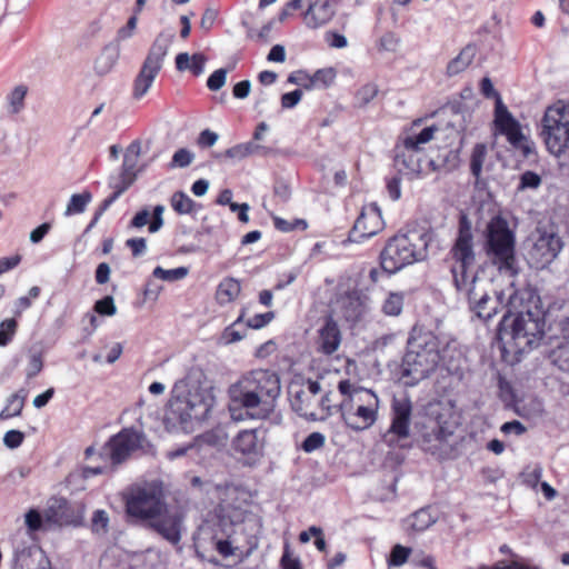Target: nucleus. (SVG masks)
Listing matches in <instances>:
<instances>
[{
  "instance_id": "obj_1",
  "label": "nucleus",
  "mask_w": 569,
  "mask_h": 569,
  "mask_svg": "<svg viewBox=\"0 0 569 569\" xmlns=\"http://www.w3.org/2000/svg\"><path fill=\"white\" fill-rule=\"evenodd\" d=\"M280 393V378L276 372L256 369L242 375L228 389L231 419L244 421L269 418Z\"/></svg>"
},
{
  "instance_id": "obj_2",
  "label": "nucleus",
  "mask_w": 569,
  "mask_h": 569,
  "mask_svg": "<svg viewBox=\"0 0 569 569\" xmlns=\"http://www.w3.org/2000/svg\"><path fill=\"white\" fill-rule=\"evenodd\" d=\"M509 316L502 318L501 335L509 336L515 348L525 352L545 335V317L540 298L529 287L509 288Z\"/></svg>"
},
{
  "instance_id": "obj_3",
  "label": "nucleus",
  "mask_w": 569,
  "mask_h": 569,
  "mask_svg": "<svg viewBox=\"0 0 569 569\" xmlns=\"http://www.w3.org/2000/svg\"><path fill=\"white\" fill-rule=\"evenodd\" d=\"M458 355L456 342L431 331L413 329L401 365V378L413 386L432 373L439 363L450 367Z\"/></svg>"
},
{
  "instance_id": "obj_4",
  "label": "nucleus",
  "mask_w": 569,
  "mask_h": 569,
  "mask_svg": "<svg viewBox=\"0 0 569 569\" xmlns=\"http://www.w3.org/2000/svg\"><path fill=\"white\" fill-rule=\"evenodd\" d=\"M173 392L168 420L186 430L204 421L213 408L214 395L207 383L187 379L176 383Z\"/></svg>"
},
{
  "instance_id": "obj_5",
  "label": "nucleus",
  "mask_w": 569,
  "mask_h": 569,
  "mask_svg": "<svg viewBox=\"0 0 569 569\" xmlns=\"http://www.w3.org/2000/svg\"><path fill=\"white\" fill-rule=\"evenodd\" d=\"M169 490L161 480L144 485V522L169 542L181 539V515L167 503Z\"/></svg>"
},
{
  "instance_id": "obj_6",
  "label": "nucleus",
  "mask_w": 569,
  "mask_h": 569,
  "mask_svg": "<svg viewBox=\"0 0 569 569\" xmlns=\"http://www.w3.org/2000/svg\"><path fill=\"white\" fill-rule=\"evenodd\" d=\"M433 233L429 230H412L391 238L380 254L382 269L392 274L407 266L427 259L429 248L433 241Z\"/></svg>"
},
{
  "instance_id": "obj_7",
  "label": "nucleus",
  "mask_w": 569,
  "mask_h": 569,
  "mask_svg": "<svg viewBox=\"0 0 569 569\" xmlns=\"http://www.w3.org/2000/svg\"><path fill=\"white\" fill-rule=\"evenodd\" d=\"M343 399L340 402L341 417L345 423L355 431L369 429L378 419L380 401L369 389L356 387L348 380L338 385Z\"/></svg>"
},
{
  "instance_id": "obj_8",
  "label": "nucleus",
  "mask_w": 569,
  "mask_h": 569,
  "mask_svg": "<svg viewBox=\"0 0 569 569\" xmlns=\"http://www.w3.org/2000/svg\"><path fill=\"white\" fill-rule=\"evenodd\" d=\"M501 282L506 286L498 290L486 278H470V282L457 289L467 296L470 308L478 318L487 321L503 308L507 309L505 316H509V288L519 287L516 279L501 278Z\"/></svg>"
},
{
  "instance_id": "obj_9",
  "label": "nucleus",
  "mask_w": 569,
  "mask_h": 569,
  "mask_svg": "<svg viewBox=\"0 0 569 569\" xmlns=\"http://www.w3.org/2000/svg\"><path fill=\"white\" fill-rule=\"evenodd\" d=\"M486 239L487 254L500 278L515 279L518 273L516 237L508 221L501 216L493 217L487 224Z\"/></svg>"
},
{
  "instance_id": "obj_10",
  "label": "nucleus",
  "mask_w": 569,
  "mask_h": 569,
  "mask_svg": "<svg viewBox=\"0 0 569 569\" xmlns=\"http://www.w3.org/2000/svg\"><path fill=\"white\" fill-rule=\"evenodd\" d=\"M421 121H415L400 137L395 164L398 172L409 179L417 178L423 171L425 146L438 131L436 126L420 128Z\"/></svg>"
},
{
  "instance_id": "obj_11",
  "label": "nucleus",
  "mask_w": 569,
  "mask_h": 569,
  "mask_svg": "<svg viewBox=\"0 0 569 569\" xmlns=\"http://www.w3.org/2000/svg\"><path fill=\"white\" fill-rule=\"evenodd\" d=\"M140 442V436L131 429H123L112 436L98 453L100 463L81 468V477L89 479L93 476L110 473L126 461Z\"/></svg>"
},
{
  "instance_id": "obj_12",
  "label": "nucleus",
  "mask_w": 569,
  "mask_h": 569,
  "mask_svg": "<svg viewBox=\"0 0 569 569\" xmlns=\"http://www.w3.org/2000/svg\"><path fill=\"white\" fill-rule=\"evenodd\" d=\"M541 137L555 157L569 156V103L558 100L547 107L541 119Z\"/></svg>"
},
{
  "instance_id": "obj_13",
  "label": "nucleus",
  "mask_w": 569,
  "mask_h": 569,
  "mask_svg": "<svg viewBox=\"0 0 569 569\" xmlns=\"http://www.w3.org/2000/svg\"><path fill=\"white\" fill-rule=\"evenodd\" d=\"M450 252L455 260L452 274L457 288L466 286V283L470 282V278H478L473 273L476 263L473 236L471 224L466 217H462L460 220L458 236Z\"/></svg>"
},
{
  "instance_id": "obj_14",
  "label": "nucleus",
  "mask_w": 569,
  "mask_h": 569,
  "mask_svg": "<svg viewBox=\"0 0 569 569\" xmlns=\"http://www.w3.org/2000/svg\"><path fill=\"white\" fill-rule=\"evenodd\" d=\"M530 241L528 259L537 269L549 266L563 248L561 237L551 226H538L532 232Z\"/></svg>"
},
{
  "instance_id": "obj_15",
  "label": "nucleus",
  "mask_w": 569,
  "mask_h": 569,
  "mask_svg": "<svg viewBox=\"0 0 569 569\" xmlns=\"http://www.w3.org/2000/svg\"><path fill=\"white\" fill-rule=\"evenodd\" d=\"M412 402L407 395L393 397L391 405V425L382 440L390 448H402L410 437Z\"/></svg>"
},
{
  "instance_id": "obj_16",
  "label": "nucleus",
  "mask_w": 569,
  "mask_h": 569,
  "mask_svg": "<svg viewBox=\"0 0 569 569\" xmlns=\"http://www.w3.org/2000/svg\"><path fill=\"white\" fill-rule=\"evenodd\" d=\"M86 505L83 502H70L64 497H51L46 507L47 527H82L84 526Z\"/></svg>"
},
{
  "instance_id": "obj_17",
  "label": "nucleus",
  "mask_w": 569,
  "mask_h": 569,
  "mask_svg": "<svg viewBox=\"0 0 569 569\" xmlns=\"http://www.w3.org/2000/svg\"><path fill=\"white\" fill-rule=\"evenodd\" d=\"M320 383L308 380L305 385L293 386L290 389V402L292 409L301 417L310 420L322 419L318 408L327 406L328 397L319 398Z\"/></svg>"
},
{
  "instance_id": "obj_18",
  "label": "nucleus",
  "mask_w": 569,
  "mask_h": 569,
  "mask_svg": "<svg viewBox=\"0 0 569 569\" xmlns=\"http://www.w3.org/2000/svg\"><path fill=\"white\" fill-rule=\"evenodd\" d=\"M495 124L498 131L506 136L509 143L528 157L533 152V142L522 132L518 120L508 111L499 100L495 110Z\"/></svg>"
},
{
  "instance_id": "obj_19",
  "label": "nucleus",
  "mask_w": 569,
  "mask_h": 569,
  "mask_svg": "<svg viewBox=\"0 0 569 569\" xmlns=\"http://www.w3.org/2000/svg\"><path fill=\"white\" fill-rule=\"evenodd\" d=\"M449 409L441 405L430 407L429 418L422 432L423 443L427 450H438L443 441L452 435L451 425L445 419Z\"/></svg>"
},
{
  "instance_id": "obj_20",
  "label": "nucleus",
  "mask_w": 569,
  "mask_h": 569,
  "mask_svg": "<svg viewBox=\"0 0 569 569\" xmlns=\"http://www.w3.org/2000/svg\"><path fill=\"white\" fill-rule=\"evenodd\" d=\"M217 490L221 492L219 505L214 509L216 517L222 531L229 537V529L237 523H241L244 520L246 511L240 503H237L238 491L232 486L217 487Z\"/></svg>"
},
{
  "instance_id": "obj_21",
  "label": "nucleus",
  "mask_w": 569,
  "mask_h": 569,
  "mask_svg": "<svg viewBox=\"0 0 569 569\" xmlns=\"http://www.w3.org/2000/svg\"><path fill=\"white\" fill-rule=\"evenodd\" d=\"M385 228L380 209L375 203H370L362 208L360 216L357 218L351 230V239L361 241L378 234Z\"/></svg>"
},
{
  "instance_id": "obj_22",
  "label": "nucleus",
  "mask_w": 569,
  "mask_h": 569,
  "mask_svg": "<svg viewBox=\"0 0 569 569\" xmlns=\"http://www.w3.org/2000/svg\"><path fill=\"white\" fill-rule=\"evenodd\" d=\"M342 341V333L337 321L328 316L317 330L315 340L316 350L319 353L331 356L338 351Z\"/></svg>"
},
{
  "instance_id": "obj_23",
  "label": "nucleus",
  "mask_w": 569,
  "mask_h": 569,
  "mask_svg": "<svg viewBox=\"0 0 569 569\" xmlns=\"http://www.w3.org/2000/svg\"><path fill=\"white\" fill-rule=\"evenodd\" d=\"M338 312L347 320L356 322L368 310V298L358 290L340 295L336 301Z\"/></svg>"
},
{
  "instance_id": "obj_24",
  "label": "nucleus",
  "mask_w": 569,
  "mask_h": 569,
  "mask_svg": "<svg viewBox=\"0 0 569 569\" xmlns=\"http://www.w3.org/2000/svg\"><path fill=\"white\" fill-rule=\"evenodd\" d=\"M126 519L131 523L142 521V485L134 483L121 492Z\"/></svg>"
},
{
  "instance_id": "obj_25",
  "label": "nucleus",
  "mask_w": 569,
  "mask_h": 569,
  "mask_svg": "<svg viewBox=\"0 0 569 569\" xmlns=\"http://www.w3.org/2000/svg\"><path fill=\"white\" fill-rule=\"evenodd\" d=\"M335 14V3L331 0H317L310 4L305 13V23L311 28H317L329 22Z\"/></svg>"
},
{
  "instance_id": "obj_26",
  "label": "nucleus",
  "mask_w": 569,
  "mask_h": 569,
  "mask_svg": "<svg viewBox=\"0 0 569 569\" xmlns=\"http://www.w3.org/2000/svg\"><path fill=\"white\" fill-rule=\"evenodd\" d=\"M234 450L243 456L256 457L262 450V442L256 430H244L238 433L233 441Z\"/></svg>"
},
{
  "instance_id": "obj_27",
  "label": "nucleus",
  "mask_w": 569,
  "mask_h": 569,
  "mask_svg": "<svg viewBox=\"0 0 569 569\" xmlns=\"http://www.w3.org/2000/svg\"><path fill=\"white\" fill-rule=\"evenodd\" d=\"M207 60L202 52H180L176 57V68L180 72L189 71L193 76H200L204 71Z\"/></svg>"
},
{
  "instance_id": "obj_28",
  "label": "nucleus",
  "mask_w": 569,
  "mask_h": 569,
  "mask_svg": "<svg viewBox=\"0 0 569 569\" xmlns=\"http://www.w3.org/2000/svg\"><path fill=\"white\" fill-rule=\"evenodd\" d=\"M194 442L199 445V448H197V457L211 456L213 449L226 445L227 435L222 432H207L197 437Z\"/></svg>"
},
{
  "instance_id": "obj_29",
  "label": "nucleus",
  "mask_w": 569,
  "mask_h": 569,
  "mask_svg": "<svg viewBox=\"0 0 569 569\" xmlns=\"http://www.w3.org/2000/svg\"><path fill=\"white\" fill-rule=\"evenodd\" d=\"M241 292V284L234 278H224L218 286L216 299L219 305H228L234 301Z\"/></svg>"
},
{
  "instance_id": "obj_30",
  "label": "nucleus",
  "mask_w": 569,
  "mask_h": 569,
  "mask_svg": "<svg viewBox=\"0 0 569 569\" xmlns=\"http://www.w3.org/2000/svg\"><path fill=\"white\" fill-rule=\"evenodd\" d=\"M476 56V48L471 44L465 47L461 52L447 66V74L453 77L462 72L472 62Z\"/></svg>"
},
{
  "instance_id": "obj_31",
  "label": "nucleus",
  "mask_w": 569,
  "mask_h": 569,
  "mask_svg": "<svg viewBox=\"0 0 569 569\" xmlns=\"http://www.w3.org/2000/svg\"><path fill=\"white\" fill-rule=\"evenodd\" d=\"M26 402L23 390L12 393L6 401V406L0 411V420H8L21 415Z\"/></svg>"
},
{
  "instance_id": "obj_32",
  "label": "nucleus",
  "mask_w": 569,
  "mask_h": 569,
  "mask_svg": "<svg viewBox=\"0 0 569 569\" xmlns=\"http://www.w3.org/2000/svg\"><path fill=\"white\" fill-rule=\"evenodd\" d=\"M262 150V146L253 141H248L229 148L226 150L224 156L233 161H241L250 156L260 153Z\"/></svg>"
},
{
  "instance_id": "obj_33",
  "label": "nucleus",
  "mask_w": 569,
  "mask_h": 569,
  "mask_svg": "<svg viewBox=\"0 0 569 569\" xmlns=\"http://www.w3.org/2000/svg\"><path fill=\"white\" fill-rule=\"evenodd\" d=\"M337 79V70L333 67L318 69L312 73V90H325L330 88Z\"/></svg>"
},
{
  "instance_id": "obj_34",
  "label": "nucleus",
  "mask_w": 569,
  "mask_h": 569,
  "mask_svg": "<svg viewBox=\"0 0 569 569\" xmlns=\"http://www.w3.org/2000/svg\"><path fill=\"white\" fill-rule=\"evenodd\" d=\"M436 522V518L428 509H420L407 519L408 528L415 532H421Z\"/></svg>"
},
{
  "instance_id": "obj_35",
  "label": "nucleus",
  "mask_w": 569,
  "mask_h": 569,
  "mask_svg": "<svg viewBox=\"0 0 569 569\" xmlns=\"http://www.w3.org/2000/svg\"><path fill=\"white\" fill-rule=\"evenodd\" d=\"M217 202L221 206H229L232 212L240 210L239 220L241 222L247 223L249 221V204L248 203H237L232 201V191L230 189H224L220 192Z\"/></svg>"
},
{
  "instance_id": "obj_36",
  "label": "nucleus",
  "mask_w": 569,
  "mask_h": 569,
  "mask_svg": "<svg viewBox=\"0 0 569 569\" xmlns=\"http://www.w3.org/2000/svg\"><path fill=\"white\" fill-rule=\"evenodd\" d=\"M405 295L402 292H389L382 302L381 310L386 316L396 317L402 311Z\"/></svg>"
},
{
  "instance_id": "obj_37",
  "label": "nucleus",
  "mask_w": 569,
  "mask_h": 569,
  "mask_svg": "<svg viewBox=\"0 0 569 569\" xmlns=\"http://www.w3.org/2000/svg\"><path fill=\"white\" fill-rule=\"evenodd\" d=\"M91 193L89 191H83L82 193H74L71 196L67 208H66V216H72L82 213L88 203L91 201Z\"/></svg>"
},
{
  "instance_id": "obj_38",
  "label": "nucleus",
  "mask_w": 569,
  "mask_h": 569,
  "mask_svg": "<svg viewBox=\"0 0 569 569\" xmlns=\"http://www.w3.org/2000/svg\"><path fill=\"white\" fill-rule=\"evenodd\" d=\"M164 53V50L161 48H159L158 52L153 50L150 51L148 56L149 74L144 76V92L150 87L151 82L153 81V78L161 69V62Z\"/></svg>"
},
{
  "instance_id": "obj_39",
  "label": "nucleus",
  "mask_w": 569,
  "mask_h": 569,
  "mask_svg": "<svg viewBox=\"0 0 569 569\" xmlns=\"http://www.w3.org/2000/svg\"><path fill=\"white\" fill-rule=\"evenodd\" d=\"M109 522L110 518L106 510H94L90 522L91 532L98 536H106L109 531Z\"/></svg>"
},
{
  "instance_id": "obj_40",
  "label": "nucleus",
  "mask_w": 569,
  "mask_h": 569,
  "mask_svg": "<svg viewBox=\"0 0 569 569\" xmlns=\"http://www.w3.org/2000/svg\"><path fill=\"white\" fill-rule=\"evenodd\" d=\"M28 93V88L24 84L17 86L7 97L9 103V111L12 114L19 113L24 108V98Z\"/></svg>"
},
{
  "instance_id": "obj_41",
  "label": "nucleus",
  "mask_w": 569,
  "mask_h": 569,
  "mask_svg": "<svg viewBox=\"0 0 569 569\" xmlns=\"http://www.w3.org/2000/svg\"><path fill=\"white\" fill-rule=\"evenodd\" d=\"M188 273L189 268L187 267H178L169 270L162 269L161 267H157L153 270L152 276L163 281L174 282L184 279L188 276Z\"/></svg>"
},
{
  "instance_id": "obj_42",
  "label": "nucleus",
  "mask_w": 569,
  "mask_h": 569,
  "mask_svg": "<svg viewBox=\"0 0 569 569\" xmlns=\"http://www.w3.org/2000/svg\"><path fill=\"white\" fill-rule=\"evenodd\" d=\"M26 526L32 532L52 529L46 525V509L43 510V515H41L37 509H30L26 513Z\"/></svg>"
},
{
  "instance_id": "obj_43",
  "label": "nucleus",
  "mask_w": 569,
  "mask_h": 569,
  "mask_svg": "<svg viewBox=\"0 0 569 569\" xmlns=\"http://www.w3.org/2000/svg\"><path fill=\"white\" fill-rule=\"evenodd\" d=\"M193 200L182 191L174 192L171 197V207L179 214H188L193 210Z\"/></svg>"
},
{
  "instance_id": "obj_44",
  "label": "nucleus",
  "mask_w": 569,
  "mask_h": 569,
  "mask_svg": "<svg viewBox=\"0 0 569 569\" xmlns=\"http://www.w3.org/2000/svg\"><path fill=\"white\" fill-rule=\"evenodd\" d=\"M18 321L16 318L4 319L0 322V347L8 346L17 333Z\"/></svg>"
},
{
  "instance_id": "obj_45",
  "label": "nucleus",
  "mask_w": 569,
  "mask_h": 569,
  "mask_svg": "<svg viewBox=\"0 0 569 569\" xmlns=\"http://www.w3.org/2000/svg\"><path fill=\"white\" fill-rule=\"evenodd\" d=\"M459 156L457 151L448 150L441 161L430 160L428 166L432 167V170H447L450 171L458 167Z\"/></svg>"
},
{
  "instance_id": "obj_46",
  "label": "nucleus",
  "mask_w": 569,
  "mask_h": 569,
  "mask_svg": "<svg viewBox=\"0 0 569 569\" xmlns=\"http://www.w3.org/2000/svg\"><path fill=\"white\" fill-rule=\"evenodd\" d=\"M163 212L164 207L161 204L156 206L151 214L144 210V224L148 226L149 232L154 233L163 226Z\"/></svg>"
},
{
  "instance_id": "obj_47",
  "label": "nucleus",
  "mask_w": 569,
  "mask_h": 569,
  "mask_svg": "<svg viewBox=\"0 0 569 569\" xmlns=\"http://www.w3.org/2000/svg\"><path fill=\"white\" fill-rule=\"evenodd\" d=\"M487 156V148L482 143L473 147L470 160V169L475 177H479L482 170V164Z\"/></svg>"
},
{
  "instance_id": "obj_48",
  "label": "nucleus",
  "mask_w": 569,
  "mask_h": 569,
  "mask_svg": "<svg viewBox=\"0 0 569 569\" xmlns=\"http://www.w3.org/2000/svg\"><path fill=\"white\" fill-rule=\"evenodd\" d=\"M140 153V143L139 141H133L126 150L124 159H123V170L126 173L136 176L133 171L136 159Z\"/></svg>"
},
{
  "instance_id": "obj_49",
  "label": "nucleus",
  "mask_w": 569,
  "mask_h": 569,
  "mask_svg": "<svg viewBox=\"0 0 569 569\" xmlns=\"http://www.w3.org/2000/svg\"><path fill=\"white\" fill-rule=\"evenodd\" d=\"M194 160V153L186 148L177 150L169 164L170 168H186Z\"/></svg>"
},
{
  "instance_id": "obj_50",
  "label": "nucleus",
  "mask_w": 569,
  "mask_h": 569,
  "mask_svg": "<svg viewBox=\"0 0 569 569\" xmlns=\"http://www.w3.org/2000/svg\"><path fill=\"white\" fill-rule=\"evenodd\" d=\"M326 437L321 432L310 433L302 442L301 448L305 452H313L325 446Z\"/></svg>"
},
{
  "instance_id": "obj_51",
  "label": "nucleus",
  "mask_w": 569,
  "mask_h": 569,
  "mask_svg": "<svg viewBox=\"0 0 569 569\" xmlns=\"http://www.w3.org/2000/svg\"><path fill=\"white\" fill-rule=\"evenodd\" d=\"M553 362L563 371H569V341L552 352Z\"/></svg>"
},
{
  "instance_id": "obj_52",
  "label": "nucleus",
  "mask_w": 569,
  "mask_h": 569,
  "mask_svg": "<svg viewBox=\"0 0 569 569\" xmlns=\"http://www.w3.org/2000/svg\"><path fill=\"white\" fill-rule=\"evenodd\" d=\"M379 89L375 83H367L361 87L357 93V99L361 106H367L371 102L378 94Z\"/></svg>"
},
{
  "instance_id": "obj_53",
  "label": "nucleus",
  "mask_w": 569,
  "mask_h": 569,
  "mask_svg": "<svg viewBox=\"0 0 569 569\" xmlns=\"http://www.w3.org/2000/svg\"><path fill=\"white\" fill-rule=\"evenodd\" d=\"M93 309L94 312L108 317L113 316L117 311L113 298L111 296H106L102 299L96 301Z\"/></svg>"
},
{
  "instance_id": "obj_54",
  "label": "nucleus",
  "mask_w": 569,
  "mask_h": 569,
  "mask_svg": "<svg viewBox=\"0 0 569 569\" xmlns=\"http://www.w3.org/2000/svg\"><path fill=\"white\" fill-rule=\"evenodd\" d=\"M410 555V549L397 545L393 547L390 558L388 560L390 566L399 567L406 563L408 557Z\"/></svg>"
},
{
  "instance_id": "obj_55",
  "label": "nucleus",
  "mask_w": 569,
  "mask_h": 569,
  "mask_svg": "<svg viewBox=\"0 0 569 569\" xmlns=\"http://www.w3.org/2000/svg\"><path fill=\"white\" fill-rule=\"evenodd\" d=\"M541 184V178L539 174L532 171H526L520 177V183L518 189H537Z\"/></svg>"
},
{
  "instance_id": "obj_56",
  "label": "nucleus",
  "mask_w": 569,
  "mask_h": 569,
  "mask_svg": "<svg viewBox=\"0 0 569 569\" xmlns=\"http://www.w3.org/2000/svg\"><path fill=\"white\" fill-rule=\"evenodd\" d=\"M43 369V359L41 355H32L26 369L27 379L37 377Z\"/></svg>"
},
{
  "instance_id": "obj_57",
  "label": "nucleus",
  "mask_w": 569,
  "mask_h": 569,
  "mask_svg": "<svg viewBox=\"0 0 569 569\" xmlns=\"http://www.w3.org/2000/svg\"><path fill=\"white\" fill-rule=\"evenodd\" d=\"M226 79L227 70L218 69L208 78L207 86L210 90L218 91L224 86Z\"/></svg>"
},
{
  "instance_id": "obj_58",
  "label": "nucleus",
  "mask_w": 569,
  "mask_h": 569,
  "mask_svg": "<svg viewBox=\"0 0 569 569\" xmlns=\"http://www.w3.org/2000/svg\"><path fill=\"white\" fill-rule=\"evenodd\" d=\"M24 433L20 430H9L4 433L3 443L10 448L16 449L22 445Z\"/></svg>"
},
{
  "instance_id": "obj_59",
  "label": "nucleus",
  "mask_w": 569,
  "mask_h": 569,
  "mask_svg": "<svg viewBox=\"0 0 569 569\" xmlns=\"http://www.w3.org/2000/svg\"><path fill=\"white\" fill-rule=\"evenodd\" d=\"M197 448H199V445L194 442V440L187 445V446H183V447H180L176 450H169L167 453H166V457L169 459V460H174L179 457H182V456H186L188 455L189 452H193L194 456H197Z\"/></svg>"
},
{
  "instance_id": "obj_60",
  "label": "nucleus",
  "mask_w": 569,
  "mask_h": 569,
  "mask_svg": "<svg viewBox=\"0 0 569 569\" xmlns=\"http://www.w3.org/2000/svg\"><path fill=\"white\" fill-rule=\"evenodd\" d=\"M272 312L256 315L254 317L248 320L247 325L250 328L260 329L264 327L267 323H269L272 320Z\"/></svg>"
},
{
  "instance_id": "obj_61",
  "label": "nucleus",
  "mask_w": 569,
  "mask_h": 569,
  "mask_svg": "<svg viewBox=\"0 0 569 569\" xmlns=\"http://www.w3.org/2000/svg\"><path fill=\"white\" fill-rule=\"evenodd\" d=\"M111 269L107 262H101L98 264L94 279L98 284H104L110 280Z\"/></svg>"
},
{
  "instance_id": "obj_62",
  "label": "nucleus",
  "mask_w": 569,
  "mask_h": 569,
  "mask_svg": "<svg viewBox=\"0 0 569 569\" xmlns=\"http://www.w3.org/2000/svg\"><path fill=\"white\" fill-rule=\"evenodd\" d=\"M302 98V91L301 90H295L288 93H284L281 97V106L282 108H293L296 104L299 103V101Z\"/></svg>"
},
{
  "instance_id": "obj_63",
  "label": "nucleus",
  "mask_w": 569,
  "mask_h": 569,
  "mask_svg": "<svg viewBox=\"0 0 569 569\" xmlns=\"http://www.w3.org/2000/svg\"><path fill=\"white\" fill-rule=\"evenodd\" d=\"M20 262H21L20 254L0 258V276L4 272L16 268Z\"/></svg>"
},
{
  "instance_id": "obj_64",
  "label": "nucleus",
  "mask_w": 569,
  "mask_h": 569,
  "mask_svg": "<svg viewBox=\"0 0 569 569\" xmlns=\"http://www.w3.org/2000/svg\"><path fill=\"white\" fill-rule=\"evenodd\" d=\"M281 566L283 569H302L300 565V560L298 558L292 557L288 549H286L282 558Z\"/></svg>"
}]
</instances>
